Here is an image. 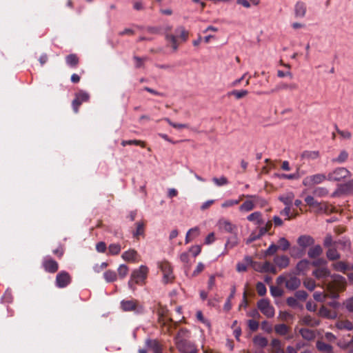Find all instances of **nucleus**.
<instances>
[{"label": "nucleus", "instance_id": "f257e3e1", "mask_svg": "<svg viewBox=\"0 0 353 353\" xmlns=\"http://www.w3.org/2000/svg\"><path fill=\"white\" fill-rule=\"evenodd\" d=\"M175 33L177 34V36L172 34H169L168 32L165 34L166 41L171 43L174 51H176L179 47L177 37L181 39L183 42H185L188 40L189 36L188 31H187L185 27L183 26L176 27L175 29Z\"/></svg>", "mask_w": 353, "mask_h": 353}, {"label": "nucleus", "instance_id": "f03ea898", "mask_svg": "<svg viewBox=\"0 0 353 353\" xmlns=\"http://www.w3.org/2000/svg\"><path fill=\"white\" fill-rule=\"evenodd\" d=\"M148 272V269L145 265H141L139 269L134 270L132 272L130 279L128 283L129 288L134 291L136 289V284H143L146 279Z\"/></svg>", "mask_w": 353, "mask_h": 353}, {"label": "nucleus", "instance_id": "7ed1b4c3", "mask_svg": "<svg viewBox=\"0 0 353 353\" xmlns=\"http://www.w3.org/2000/svg\"><path fill=\"white\" fill-rule=\"evenodd\" d=\"M351 176V172L345 168H336L327 174V181H341Z\"/></svg>", "mask_w": 353, "mask_h": 353}, {"label": "nucleus", "instance_id": "20e7f679", "mask_svg": "<svg viewBox=\"0 0 353 353\" xmlns=\"http://www.w3.org/2000/svg\"><path fill=\"white\" fill-rule=\"evenodd\" d=\"M259 310L268 318H272L274 316V308L271 305L270 302L267 299H262L257 302Z\"/></svg>", "mask_w": 353, "mask_h": 353}, {"label": "nucleus", "instance_id": "39448f33", "mask_svg": "<svg viewBox=\"0 0 353 353\" xmlns=\"http://www.w3.org/2000/svg\"><path fill=\"white\" fill-rule=\"evenodd\" d=\"M90 99V94L83 90H80L75 94V98L72 102V106L74 112L77 113L80 105L83 102H87Z\"/></svg>", "mask_w": 353, "mask_h": 353}, {"label": "nucleus", "instance_id": "423d86ee", "mask_svg": "<svg viewBox=\"0 0 353 353\" xmlns=\"http://www.w3.org/2000/svg\"><path fill=\"white\" fill-rule=\"evenodd\" d=\"M176 347L181 353H197L194 345L185 339H176Z\"/></svg>", "mask_w": 353, "mask_h": 353}, {"label": "nucleus", "instance_id": "0eeeda50", "mask_svg": "<svg viewBox=\"0 0 353 353\" xmlns=\"http://www.w3.org/2000/svg\"><path fill=\"white\" fill-rule=\"evenodd\" d=\"M72 281V277L66 271L59 272L55 279V285L59 288L67 287Z\"/></svg>", "mask_w": 353, "mask_h": 353}, {"label": "nucleus", "instance_id": "6e6552de", "mask_svg": "<svg viewBox=\"0 0 353 353\" xmlns=\"http://www.w3.org/2000/svg\"><path fill=\"white\" fill-rule=\"evenodd\" d=\"M325 180H327V176L318 173L305 177L303 181V184L305 186H310L320 184Z\"/></svg>", "mask_w": 353, "mask_h": 353}, {"label": "nucleus", "instance_id": "1a4fd4ad", "mask_svg": "<svg viewBox=\"0 0 353 353\" xmlns=\"http://www.w3.org/2000/svg\"><path fill=\"white\" fill-rule=\"evenodd\" d=\"M42 267L48 273H55L59 269L58 263L50 256H46L42 261Z\"/></svg>", "mask_w": 353, "mask_h": 353}, {"label": "nucleus", "instance_id": "9d476101", "mask_svg": "<svg viewBox=\"0 0 353 353\" xmlns=\"http://www.w3.org/2000/svg\"><path fill=\"white\" fill-rule=\"evenodd\" d=\"M145 346L149 351L153 353H162V345L157 339L148 338L145 341Z\"/></svg>", "mask_w": 353, "mask_h": 353}, {"label": "nucleus", "instance_id": "9b49d317", "mask_svg": "<svg viewBox=\"0 0 353 353\" xmlns=\"http://www.w3.org/2000/svg\"><path fill=\"white\" fill-rule=\"evenodd\" d=\"M296 242L299 246L305 252V249L307 248L308 247L310 248V246L313 245L314 244L315 241L312 236L304 234L301 235L297 239Z\"/></svg>", "mask_w": 353, "mask_h": 353}, {"label": "nucleus", "instance_id": "f8f14e48", "mask_svg": "<svg viewBox=\"0 0 353 353\" xmlns=\"http://www.w3.org/2000/svg\"><path fill=\"white\" fill-rule=\"evenodd\" d=\"M121 307L125 312L134 311L139 312L142 309L139 307L136 300H123L121 302Z\"/></svg>", "mask_w": 353, "mask_h": 353}, {"label": "nucleus", "instance_id": "ddd939ff", "mask_svg": "<svg viewBox=\"0 0 353 353\" xmlns=\"http://www.w3.org/2000/svg\"><path fill=\"white\" fill-rule=\"evenodd\" d=\"M160 268L163 274V282L165 283L171 282L174 279L171 265L168 262H163L161 264Z\"/></svg>", "mask_w": 353, "mask_h": 353}, {"label": "nucleus", "instance_id": "4468645a", "mask_svg": "<svg viewBox=\"0 0 353 353\" xmlns=\"http://www.w3.org/2000/svg\"><path fill=\"white\" fill-rule=\"evenodd\" d=\"M301 285V280L292 274H288L287 280L285 281V287L288 290L294 291Z\"/></svg>", "mask_w": 353, "mask_h": 353}, {"label": "nucleus", "instance_id": "2eb2a0df", "mask_svg": "<svg viewBox=\"0 0 353 353\" xmlns=\"http://www.w3.org/2000/svg\"><path fill=\"white\" fill-rule=\"evenodd\" d=\"M298 88V85L294 83L290 84H288L285 83H280L277 84L274 89H272L270 92H264V94H272L283 90H289L290 91H293L297 90Z\"/></svg>", "mask_w": 353, "mask_h": 353}, {"label": "nucleus", "instance_id": "dca6fc26", "mask_svg": "<svg viewBox=\"0 0 353 353\" xmlns=\"http://www.w3.org/2000/svg\"><path fill=\"white\" fill-rule=\"evenodd\" d=\"M219 228L226 232L234 234L236 232V226L225 219H221L219 221Z\"/></svg>", "mask_w": 353, "mask_h": 353}, {"label": "nucleus", "instance_id": "f3484780", "mask_svg": "<svg viewBox=\"0 0 353 353\" xmlns=\"http://www.w3.org/2000/svg\"><path fill=\"white\" fill-rule=\"evenodd\" d=\"M318 315L327 319H335L337 317V312L323 305L319 310Z\"/></svg>", "mask_w": 353, "mask_h": 353}, {"label": "nucleus", "instance_id": "a211bd4d", "mask_svg": "<svg viewBox=\"0 0 353 353\" xmlns=\"http://www.w3.org/2000/svg\"><path fill=\"white\" fill-rule=\"evenodd\" d=\"M323 254V248L320 245L310 246L307 251V256L310 259H316Z\"/></svg>", "mask_w": 353, "mask_h": 353}, {"label": "nucleus", "instance_id": "6ab92c4d", "mask_svg": "<svg viewBox=\"0 0 353 353\" xmlns=\"http://www.w3.org/2000/svg\"><path fill=\"white\" fill-rule=\"evenodd\" d=\"M274 262L277 267L281 269L287 268L290 264V259L285 255L276 256L274 259Z\"/></svg>", "mask_w": 353, "mask_h": 353}, {"label": "nucleus", "instance_id": "aec40b11", "mask_svg": "<svg viewBox=\"0 0 353 353\" xmlns=\"http://www.w3.org/2000/svg\"><path fill=\"white\" fill-rule=\"evenodd\" d=\"M310 262L307 259L301 260L296 266L294 274H304V272L307 270L309 268V265Z\"/></svg>", "mask_w": 353, "mask_h": 353}, {"label": "nucleus", "instance_id": "412c9836", "mask_svg": "<svg viewBox=\"0 0 353 353\" xmlns=\"http://www.w3.org/2000/svg\"><path fill=\"white\" fill-rule=\"evenodd\" d=\"M316 279H324L330 276V271L327 267H321L316 269L312 272Z\"/></svg>", "mask_w": 353, "mask_h": 353}, {"label": "nucleus", "instance_id": "4be33fe9", "mask_svg": "<svg viewBox=\"0 0 353 353\" xmlns=\"http://www.w3.org/2000/svg\"><path fill=\"white\" fill-rule=\"evenodd\" d=\"M247 219L249 221L254 222L257 225L264 224V221L262 219V214L259 212H254L248 216Z\"/></svg>", "mask_w": 353, "mask_h": 353}, {"label": "nucleus", "instance_id": "5701e85b", "mask_svg": "<svg viewBox=\"0 0 353 353\" xmlns=\"http://www.w3.org/2000/svg\"><path fill=\"white\" fill-rule=\"evenodd\" d=\"M295 16L296 17H303L306 13L305 3L301 1H298L294 8Z\"/></svg>", "mask_w": 353, "mask_h": 353}, {"label": "nucleus", "instance_id": "b1692460", "mask_svg": "<svg viewBox=\"0 0 353 353\" xmlns=\"http://www.w3.org/2000/svg\"><path fill=\"white\" fill-rule=\"evenodd\" d=\"M316 346L318 350L323 353H334L332 346L323 341H318Z\"/></svg>", "mask_w": 353, "mask_h": 353}, {"label": "nucleus", "instance_id": "393cba45", "mask_svg": "<svg viewBox=\"0 0 353 353\" xmlns=\"http://www.w3.org/2000/svg\"><path fill=\"white\" fill-rule=\"evenodd\" d=\"M335 326L337 329L341 330H345L350 331L353 330V325L349 320L338 321Z\"/></svg>", "mask_w": 353, "mask_h": 353}, {"label": "nucleus", "instance_id": "a878e982", "mask_svg": "<svg viewBox=\"0 0 353 353\" xmlns=\"http://www.w3.org/2000/svg\"><path fill=\"white\" fill-rule=\"evenodd\" d=\"M334 244L340 245V248L344 251H349L351 248V241L347 237H343L341 239L334 241Z\"/></svg>", "mask_w": 353, "mask_h": 353}, {"label": "nucleus", "instance_id": "bb28decb", "mask_svg": "<svg viewBox=\"0 0 353 353\" xmlns=\"http://www.w3.org/2000/svg\"><path fill=\"white\" fill-rule=\"evenodd\" d=\"M272 347V353H284L281 346V342L277 339H273L270 344Z\"/></svg>", "mask_w": 353, "mask_h": 353}, {"label": "nucleus", "instance_id": "cd10ccee", "mask_svg": "<svg viewBox=\"0 0 353 353\" xmlns=\"http://www.w3.org/2000/svg\"><path fill=\"white\" fill-rule=\"evenodd\" d=\"M66 63L71 68H76L79 64V59L77 54H70L65 57Z\"/></svg>", "mask_w": 353, "mask_h": 353}, {"label": "nucleus", "instance_id": "c85d7f7f", "mask_svg": "<svg viewBox=\"0 0 353 353\" xmlns=\"http://www.w3.org/2000/svg\"><path fill=\"white\" fill-rule=\"evenodd\" d=\"M137 256V252L134 250H129L125 251L122 254V258L127 261L136 260V257Z\"/></svg>", "mask_w": 353, "mask_h": 353}, {"label": "nucleus", "instance_id": "c756f323", "mask_svg": "<svg viewBox=\"0 0 353 353\" xmlns=\"http://www.w3.org/2000/svg\"><path fill=\"white\" fill-rule=\"evenodd\" d=\"M299 332L301 336L307 341L312 340L315 337L314 332L307 328H301Z\"/></svg>", "mask_w": 353, "mask_h": 353}, {"label": "nucleus", "instance_id": "7c9ffc66", "mask_svg": "<svg viewBox=\"0 0 353 353\" xmlns=\"http://www.w3.org/2000/svg\"><path fill=\"white\" fill-rule=\"evenodd\" d=\"M294 195L292 192L288 193L285 196H281L279 200L283 202L286 207H291Z\"/></svg>", "mask_w": 353, "mask_h": 353}, {"label": "nucleus", "instance_id": "2f4dec72", "mask_svg": "<svg viewBox=\"0 0 353 353\" xmlns=\"http://www.w3.org/2000/svg\"><path fill=\"white\" fill-rule=\"evenodd\" d=\"M332 266L336 271L341 272L343 273H345L347 270H350L348 265L343 261H338L333 263Z\"/></svg>", "mask_w": 353, "mask_h": 353}, {"label": "nucleus", "instance_id": "473e14b6", "mask_svg": "<svg viewBox=\"0 0 353 353\" xmlns=\"http://www.w3.org/2000/svg\"><path fill=\"white\" fill-rule=\"evenodd\" d=\"M103 277L108 283H111L117 279V274L114 271L108 270L103 273Z\"/></svg>", "mask_w": 353, "mask_h": 353}, {"label": "nucleus", "instance_id": "72a5a7b5", "mask_svg": "<svg viewBox=\"0 0 353 353\" xmlns=\"http://www.w3.org/2000/svg\"><path fill=\"white\" fill-rule=\"evenodd\" d=\"M248 94V91L246 90H232L231 92H228V96H234L236 99H242V98L245 97V96H247Z\"/></svg>", "mask_w": 353, "mask_h": 353}, {"label": "nucleus", "instance_id": "f704fd0d", "mask_svg": "<svg viewBox=\"0 0 353 353\" xmlns=\"http://www.w3.org/2000/svg\"><path fill=\"white\" fill-rule=\"evenodd\" d=\"M327 259L330 261H335L341 258V254L336 248H330L326 252Z\"/></svg>", "mask_w": 353, "mask_h": 353}, {"label": "nucleus", "instance_id": "c9c22d12", "mask_svg": "<svg viewBox=\"0 0 353 353\" xmlns=\"http://www.w3.org/2000/svg\"><path fill=\"white\" fill-rule=\"evenodd\" d=\"M326 290L327 296H328L329 297L334 299L339 298V294L332 284L328 283L326 286Z\"/></svg>", "mask_w": 353, "mask_h": 353}, {"label": "nucleus", "instance_id": "e433bc0d", "mask_svg": "<svg viewBox=\"0 0 353 353\" xmlns=\"http://www.w3.org/2000/svg\"><path fill=\"white\" fill-rule=\"evenodd\" d=\"M253 342L255 345L262 348L266 347L268 344V339L265 337L261 336H254L253 339Z\"/></svg>", "mask_w": 353, "mask_h": 353}, {"label": "nucleus", "instance_id": "4c0bfd02", "mask_svg": "<svg viewBox=\"0 0 353 353\" xmlns=\"http://www.w3.org/2000/svg\"><path fill=\"white\" fill-rule=\"evenodd\" d=\"M312 193L315 196L323 197L328 194L329 191L325 187H316L313 190Z\"/></svg>", "mask_w": 353, "mask_h": 353}, {"label": "nucleus", "instance_id": "58836bf2", "mask_svg": "<svg viewBox=\"0 0 353 353\" xmlns=\"http://www.w3.org/2000/svg\"><path fill=\"white\" fill-rule=\"evenodd\" d=\"M274 330L276 334L284 336L289 332V328L285 324H278L274 327Z\"/></svg>", "mask_w": 353, "mask_h": 353}, {"label": "nucleus", "instance_id": "ea45409f", "mask_svg": "<svg viewBox=\"0 0 353 353\" xmlns=\"http://www.w3.org/2000/svg\"><path fill=\"white\" fill-rule=\"evenodd\" d=\"M319 151H304L301 154L302 159H316L319 158Z\"/></svg>", "mask_w": 353, "mask_h": 353}, {"label": "nucleus", "instance_id": "a19ab883", "mask_svg": "<svg viewBox=\"0 0 353 353\" xmlns=\"http://www.w3.org/2000/svg\"><path fill=\"white\" fill-rule=\"evenodd\" d=\"M239 243V239L236 235V233L233 234L232 236L228 239V241L225 244V247L227 248H232L236 246Z\"/></svg>", "mask_w": 353, "mask_h": 353}, {"label": "nucleus", "instance_id": "79ce46f5", "mask_svg": "<svg viewBox=\"0 0 353 353\" xmlns=\"http://www.w3.org/2000/svg\"><path fill=\"white\" fill-rule=\"evenodd\" d=\"M303 322L305 325L313 326V327L318 326L320 323V321L319 320H316L309 315L303 317Z\"/></svg>", "mask_w": 353, "mask_h": 353}, {"label": "nucleus", "instance_id": "37998d69", "mask_svg": "<svg viewBox=\"0 0 353 353\" xmlns=\"http://www.w3.org/2000/svg\"><path fill=\"white\" fill-rule=\"evenodd\" d=\"M348 157V153L345 150H342L338 157L332 159V163H342L345 162Z\"/></svg>", "mask_w": 353, "mask_h": 353}, {"label": "nucleus", "instance_id": "c03bdc74", "mask_svg": "<svg viewBox=\"0 0 353 353\" xmlns=\"http://www.w3.org/2000/svg\"><path fill=\"white\" fill-rule=\"evenodd\" d=\"M254 208V204L252 201H245L239 207L240 211L249 212Z\"/></svg>", "mask_w": 353, "mask_h": 353}, {"label": "nucleus", "instance_id": "a18cd8bd", "mask_svg": "<svg viewBox=\"0 0 353 353\" xmlns=\"http://www.w3.org/2000/svg\"><path fill=\"white\" fill-rule=\"evenodd\" d=\"M121 245L119 243H112L108 247L109 254L117 255L121 251Z\"/></svg>", "mask_w": 353, "mask_h": 353}, {"label": "nucleus", "instance_id": "49530a36", "mask_svg": "<svg viewBox=\"0 0 353 353\" xmlns=\"http://www.w3.org/2000/svg\"><path fill=\"white\" fill-rule=\"evenodd\" d=\"M270 291L273 297H281L283 294V290L276 286L270 285Z\"/></svg>", "mask_w": 353, "mask_h": 353}, {"label": "nucleus", "instance_id": "de8ad7c7", "mask_svg": "<svg viewBox=\"0 0 353 353\" xmlns=\"http://www.w3.org/2000/svg\"><path fill=\"white\" fill-rule=\"evenodd\" d=\"M136 225L137 228L133 232V236L138 238L140 235H143L144 233V223L143 222H137Z\"/></svg>", "mask_w": 353, "mask_h": 353}, {"label": "nucleus", "instance_id": "09e8293b", "mask_svg": "<svg viewBox=\"0 0 353 353\" xmlns=\"http://www.w3.org/2000/svg\"><path fill=\"white\" fill-rule=\"evenodd\" d=\"M341 189L343 192L347 193V194H352L353 193V179L349 181L346 183L342 185L341 186Z\"/></svg>", "mask_w": 353, "mask_h": 353}, {"label": "nucleus", "instance_id": "8fccbe9b", "mask_svg": "<svg viewBox=\"0 0 353 353\" xmlns=\"http://www.w3.org/2000/svg\"><path fill=\"white\" fill-rule=\"evenodd\" d=\"M236 292V288L233 286L231 289V292L230 296H228L225 305H224V309L227 311L230 310L232 307L231 305V299L234 298Z\"/></svg>", "mask_w": 353, "mask_h": 353}, {"label": "nucleus", "instance_id": "3c124183", "mask_svg": "<svg viewBox=\"0 0 353 353\" xmlns=\"http://www.w3.org/2000/svg\"><path fill=\"white\" fill-rule=\"evenodd\" d=\"M117 271H118L119 277L120 279H123V278H125L127 276L129 269L127 265L122 264V265H119Z\"/></svg>", "mask_w": 353, "mask_h": 353}, {"label": "nucleus", "instance_id": "603ef678", "mask_svg": "<svg viewBox=\"0 0 353 353\" xmlns=\"http://www.w3.org/2000/svg\"><path fill=\"white\" fill-rule=\"evenodd\" d=\"M304 252L299 248L294 246L290 250L291 256L293 258H301L304 254Z\"/></svg>", "mask_w": 353, "mask_h": 353}, {"label": "nucleus", "instance_id": "864d4df0", "mask_svg": "<svg viewBox=\"0 0 353 353\" xmlns=\"http://www.w3.org/2000/svg\"><path fill=\"white\" fill-rule=\"evenodd\" d=\"M305 202L310 207H319L321 203L314 199L313 196H307Z\"/></svg>", "mask_w": 353, "mask_h": 353}, {"label": "nucleus", "instance_id": "5fc2aeb1", "mask_svg": "<svg viewBox=\"0 0 353 353\" xmlns=\"http://www.w3.org/2000/svg\"><path fill=\"white\" fill-rule=\"evenodd\" d=\"M121 145L123 146H125L127 145H140L142 148L145 147V143L140 141V140H128V141H122Z\"/></svg>", "mask_w": 353, "mask_h": 353}, {"label": "nucleus", "instance_id": "6e6d98bb", "mask_svg": "<svg viewBox=\"0 0 353 353\" xmlns=\"http://www.w3.org/2000/svg\"><path fill=\"white\" fill-rule=\"evenodd\" d=\"M279 248H281L283 251H286L290 248V242L284 237H281L279 240Z\"/></svg>", "mask_w": 353, "mask_h": 353}, {"label": "nucleus", "instance_id": "4d7b16f0", "mask_svg": "<svg viewBox=\"0 0 353 353\" xmlns=\"http://www.w3.org/2000/svg\"><path fill=\"white\" fill-rule=\"evenodd\" d=\"M279 249V246L275 245L274 243H272L269 248L265 251V256H272L274 255L277 250Z\"/></svg>", "mask_w": 353, "mask_h": 353}, {"label": "nucleus", "instance_id": "13d9d810", "mask_svg": "<svg viewBox=\"0 0 353 353\" xmlns=\"http://www.w3.org/2000/svg\"><path fill=\"white\" fill-rule=\"evenodd\" d=\"M212 181L217 186H223V185H227L228 183V179L223 176H221L220 178L214 177L212 179Z\"/></svg>", "mask_w": 353, "mask_h": 353}, {"label": "nucleus", "instance_id": "bf43d9fd", "mask_svg": "<svg viewBox=\"0 0 353 353\" xmlns=\"http://www.w3.org/2000/svg\"><path fill=\"white\" fill-rule=\"evenodd\" d=\"M164 120L172 127L176 129L188 128V125L184 123H176L172 122L169 118H165Z\"/></svg>", "mask_w": 353, "mask_h": 353}, {"label": "nucleus", "instance_id": "052dcab7", "mask_svg": "<svg viewBox=\"0 0 353 353\" xmlns=\"http://www.w3.org/2000/svg\"><path fill=\"white\" fill-rule=\"evenodd\" d=\"M303 285L310 291H313L316 287V283L312 279H306L303 281Z\"/></svg>", "mask_w": 353, "mask_h": 353}, {"label": "nucleus", "instance_id": "680f3d73", "mask_svg": "<svg viewBox=\"0 0 353 353\" xmlns=\"http://www.w3.org/2000/svg\"><path fill=\"white\" fill-rule=\"evenodd\" d=\"M256 288L257 293L259 296H262L265 295V294L267 292V289H266L265 285L263 283L258 282L256 283Z\"/></svg>", "mask_w": 353, "mask_h": 353}, {"label": "nucleus", "instance_id": "e2e57ef3", "mask_svg": "<svg viewBox=\"0 0 353 353\" xmlns=\"http://www.w3.org/2000/svg\"><path fill=\"white\" fill-rule=\"evenodd\" d=\"M263 272H271L273 274L276 273V268L274 267L270 262L266 261L263 263Z\"/></svg>", "mask_w": 353, "mask_h": 353}, {"label": "nucleus", "instance_id": "0e129e2a", "mask_svg": "<svg viewBox=\"0 0 353 353\" xmlns=\"http://www.w3.org/2000/svg\"><path fill=\"white\" fill-rule=\"evenodd\" d=\"M261 237L259 235L257 231H252L249 237L245 240L246 244H250L254 241L260 239Z\"/></svg>", "mask_w": 353, "mask_h": 353}, {"label": "nucleus", "instance_id": "69168bd1", "mask_svg": "<svg viewBox=\"0 0 353 353\" xmlns=\"http://www.w3.org/2000/svg\"><path fill=\"white\" fill-rule=\"evenodd\" d=\"M133 59L136 62L135 67L137 68H140L143 67V62H144V61H146L148 59V58L147 57L141 58V57H139L137 56H134Z\"/></svg>", "mask_w": 353, "mask_h": 353}, {"label": "nucleus", "instance_id": "338daca9", "mask_svg": "<svg viewBox=\"0 0 353 353\" xmlns=\"http://www.w3.org/2000/svg\"><path fill=\"white\" fill-rule=\"evenodd\" d=\"M336 130L337 132V133L339 134H340L341 136V137H343V139H350L352 137V134L350 133V132L347 131V130H341L340 129L338 128V127L336 125Z\"/></svg>", "mask_w": 353, "mask_h": 353}, {"label": "nucleus", "instance_id": "774afa93", "mask_svg": "<svg viewBox=\"0 0 353 353\" xmlns=\"http://www.w3.org/2000/svg\"><path fill=\"white\" fill-rule=\"evenodd\" d=\"M307 293L304 290H299L295 293V297L296 299L305 301L307 298Z\"/></svg>", "mask_w": 353, "mask_h": 353}]
</instances>
